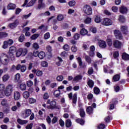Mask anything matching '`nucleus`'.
I'll return each mask as SVG.
<instances>
[{
  "label": "nucleus",
  "instance_id": "7ed1b4c3",
  "mask_svg": "<svg viewBox=\"0 0 129 129\" xmlns=\"http://www.w3.org/2000/svg\"><path fill=\"white\" fill-rule=\"evenodd\" d=\"M31 114L32 110L30 109H26L21 112V116L23 118H27V117H29Z\"/></svg>",
  "mask_w": 129,
  "mask_h": 129
},
{
  "label": "nucleus",
  "instance_id": "cd10ccee",
  "mask_svg": "<svg viewBox=\"0 0 129 129\" xmlns=\"http://www.w3.org/2000/svg\"><path fill=\"white\" fill-rule=\"evenodd\" d=\"M36 2H37V0H31L26 7H33L36 4Z\"/></svg>",
  "mask_w": 129,
  "mask_h": 129
},
{
  "label": "nucleus",
  "instance_id": "0e129e2a",
  "mask_svg": "<svg viewBox=\"0 0 129 129\" xmlns=\"http://www.w3.org/2000/svg\"><path fill=\"white\" fill-rule=\"evenodd\" d=\"M26 87L27 86L25 84H21L20 85V89H21V90H26Z\"/></svg>",
  "mask_w": 129,
  "mask_h": 129
},
{
  "label": "nucleus",
  "instance_id": "f8f14e48",
  "mask_svg": "<svg viewBox=\"0 0 129 129\" xmlns=\"http://www.w3.org/2000/svg\"><path fill=\"white\" fill-rule=\"evenodd\" d=\"M113 45L115 48H120L121 47V42L118 40H115L113 41Z\"/></svg>",
  "mask_w": 129,
  "mask_h": 129
},
{
  "label": "nucleus",
  "instance_id": "dca6fc26",
  "mask_svg": "<svg viewBox=\"0 0 129 129\" xmlns=\"http://www.w3.org/2000/svg\"><path fill=\"white\" fill-rule=\"evenodd\" d=\"M87 84L90 88H92L94 86V82L92 80L89 79L88 80Z\"/></svg>",
  "mask_w": 129,
  "mask_h": 129
},
{
  "label": "nucleus",
  "instance_id": "412c9836",
  "mask_svg": "<svg viewBox=\"0 0 129 129\" xmlns=\"http://www.w3.org/2000/svg\"><path fill=\"white\" fill-rule=\"evenodd\" d=\"M1 104L3 106H8L9 105V103L8 102V100L6 99H3L1 101Z\"/></svg>",
  "mask_w": 129,
  "mask_h": 129
},
{
  "label": "nucleus",
  "instance_id": "e2e57ef3",
  "mask_svg": "<svg viewBox=\"0 0 129 129\" xmlns=\"http://www.w3.org/2000/svg\"><path fill=\"white\" fill-rule=\"evenodd\" d=\"M8 47H9V43H8V41H4L3 48L4 49H7Z\"/></svg>",
  "mask_w": 129,
  "mask_h": 129
},
{
  "label": "nucleus",
  "instance_id": "5701e85b",
  "mask_svg": "<svg viewBox=\"0 0 129 129\" xmlns=\"http://www.w3.org/2000/svg\"><path fill=\"white\" fill-rule=\"evenodd\" d=\"M122 58L123 60H125V61H127L129 60V55L125 53H123L122 54Z\"/></svg>",
  "mask_w": 129,
  "mask_h": 129
},
{
  "label": "nucleus",
  "instance_id": "9d476101",
  "mask_svg": "<svg viewBox=\"0 0 129 129\" xmlns=\"http://www.w3.org/2000/svg\"><path fill=\"white\" fill-rule=\"evenodd\" d=\"M20 69H21V72H25L27 68L26 67V66H21V64H18L16 67V70H20Z\"/></svg>",
  "mask_w": 129,
  "mask_h": 129
},
{
  "label": "nucleus",
  "instance_id": "9b49d317",
  "mask_svg": "<svg viewBox=\"0 0 129 129\" xmlns=\"http://www.w3.org/2000/svg\"><path fill=\"white\" fill-rule=\"evenodd\" d=\"M114 35L115 37H116L117 39V38L121 40V39H122V36H121V33H120V31L119 30H115L114 31Z\"/></svg>",
  "mask_w": 129,
  "mask_h": 129
},
{
  "label": "nucleus",
  "instance_id": "f704fd0d",
  "mask_svg": "<svg viewBox=\"0 0 129 129\" xmlns=\"http://www.w3.org/2000/svg\"><path fill=\"white\" fill-rule=\"evenodd\" d=\"M81 79H82V76L77 75L74 78V81H79V80H81Z\"/></svg>",
  "mask_w": 129,
  "mask_h": 129
},
{
  "label": "nucleus",
  "instance_id": "4be33fe9",
  "mask_svg": "<svg viewBox=\"0 0 129 129\" xmlns=\"http://www.w3.org/2000/svg\"><path fill=\"white\" fill-rule=\"evenodd\" d=\"M46 56V54H45V52L44 51H40L38 53V57L40 59H44Z\"/></svg>",
  "mask_w": 129,
  "mask_h": 129
},
{
  "label": "nucleus",
  "instance_id": "c85d7f7f",
  "mask_svg": "<svg viewBox=\"0 0 129 129\" xmlns=\"http://www.w3.org/2000/svg\"><path fill=\"white\" fill-rule=\"evenodd\" d=\"M16 5L14 4H10L8 7V10H15L16 9Z\"/></svg>",
  "mask_w": 129,
  "mask_h": 129
},
{
  "label": "nucleus",
  "instance_id": "680f3d73",
  "mask_svg": "<svg viewBox=\"0 0 129 129\" xmlns=\"http://www.w3.org/2000/svg\"><path fill=\"white\" fill-rule=\"evenodd\" d=\"M107 43L109 47H111V46H112V41L111 39L108 38L107 39Z\"/></svg>",
  "mask_w": 129,
  "mask_h": 129
},
{
  "label": "nucleus",
  "instance_id": "1a4fd4ad",
  "mask_svg": "<svg viewBox=\"0 0 129 129\" xmlns=\"http://www.w3.org/2000/svg\"><path fill=\"white\" fill-rule=\"evenodd\" d=\"M121 32L124 35H127L128 33V31L127 30V26H121L120 27Z\"/></svg>",
  "mask_w": 129,
  "mask_h": 129
},
{
  "label": "nucleus",
  "instance_id": "6ab92c4d",
  "mask_svg": "<svg viewBox=\"0 0 129 129\" xmlns=\"http://www.w3.org/2000/svg\"><path fill=\"white\" fill-rule=\"evenodd\" d=\"M86 111L88 114H92L93 113V108L91 106H89L87 108Z\"/></svg>",
  "mask_w": 129,
  "mask_h": 129
},
{
  "label": "nucleus",
  "instance_id": "a18cd8bd",
  "mask_svg": "<svg viewBox=\"0 0 129 129\" xmlns=\"http://www.w3.org/2000/svg\"><path fill=\"white\" fill-rule=\"evenodd\" d=\"M63 79H64V77H63V76H62V75L58 76L56 77L57 81H58L59 82L61 81H62Z\"/></svg>",
  "mask_w": 129,
  "mask_h": 129
},
{
  "label": "nucleus",
  "instance_id": "58836bf2",
  "mask_svg": "<svg viewBox=\"0 0 129 129\" xmlns=\"http://www.w3.org/2000/svg\"><path fill=\"white\" fill-rule=\"evenodd\" d=\"M76 121L78 122V123H80L81 125H83L84 124V120L82 119L78 118L76 120Z\"/></svg>",
  "mask_w": 129,
  "mask_h": 129
},
{
  "label": "nucleus",
  "instance_id": "09e8293b",
  "mask_svg": "<svg viewBox=\"0 0 129 129\" xmlns=\"http://www.w3.org/2000/svg\"><path fill=\"white\" fill-rule=\"evenodd\" d=\"M39 36H40L39 34H34L31 37V40H36Z\"/></svg>",
  "mask_w": 129,
  "mask_h": 129
},
{
  "label": "nucleus",
  "instance_id": "c756f323",
  "mask_svg": "<svg viewBox=\"0 0 129 129\" xmlns=\"http://www.w3.org/2000/svg\"><path fill=\"white\" fill-rule=\"evenodd\" d=\"M72 125V122H71V120L68 119L66 120V126L67 127H70Z\"/></svg>",
  "mask_w": 129,
  "mask_h": 129
},
{
  "label": "nucleus",
  "instance_id": "39448f33",
  "mask_svg": "<svg viewBox=\"0 0 129 129\" xmlns=\"http://www.w3.org/2000/svg\"><path fill=\"white\" fill-rule=\"evenodd\" d=\"M47 104L49 105L47 106L48 109H54L57 105V103L54 100L51 101V100L48 99L47 101Z\"/></svg>",
  "mask_w": 129,
  "mask_h": 129
},
{
  "label": "nucleus",
  "instance_id": "f3484780",
  "mask_svg": "<svg viewBox=\"0 0 129 129\" xmlns=\"http://www.w3.org/2000/svg\"><path fill=\"white\" fill-rule=\"evenodd\" d=\"M16 51H17V48L15 46H11L10 47L9 49V52L8 53H12V54H15L16 53Z\"/></svg>",
  "mask_w": 129,
  "mask_h": 129
},
{
  "label": "nucleus",
  "instance_id": "4468645a",
  "mask_svg": "<svg viewBox=\"0 0 129 129\" xmlns=\"http://www.w3.org/2000/svg\"><path fill=\"white\" fill-rule=\"evenodd\" d=\"M21 53L22 56H26L28 53V49L27 48H19Z\"/></svg>",
  "mask_w": 129,
  "mask_h": 129
},
{
  "label": "nucleus",
  "instance_id": "72a5a7b5",
  "mask_svg": "<svg viewBox=\"0 0 129 129\" xmlns=\"http://www.w3.org/2000/svg\"><path fill=\"white\" fill-rule=\"evenodd\" d=\"M6 86L5 84H0V93L1 92L3 93L4 91H5V90L6 89Z\"/></svg>",
  "mask_w": 129,
  "mask_h": 129
},
{
  "label": "nucleus",
  "instance_id": "864d4df0",
  "mask_svg": "<svg viewBox=\"0 0 129 129\" xmlns=\"http://www.w3.org/2000/svg\"><path fill=\"white\" fill-rule=\"evenodd\" d=\"M93 68L92 67L89 68L88 71V74L91 75V74H93Z\"/></svg>",
  "mask_w": 129,
  "mask_h": 129
},
{
  "label": "nucleus",
  "instance_id": "0eeeda50",
  "mask_svg": "<svg viewBox=\"0 0 129 129\" xmlns=\"http://www.w3.org/2000/svg\"><path fill=\"white\" fill-rule=\"evenodd\" d=\"M19 24V20H16L15 21V22L13 23H10L8 27L10 28V29H15V28L17 27V26H18Z\"/></svg>",
  "mask_w": 129,
  "mask_h": 129
},
{
  "label": "nucleus",
  "instance_id": "393cba45",
  "mask_svg": "<svg viewBox=\"0 0 129 129\" xmlns=\"http://www.w3.org/2000/svg\"><path fill=\"white\" fill-rule=\"evenodd\" d=\"M120 78V76L118 74H117L116 75H114L113 77V81L114 82H116V81H119Z\"/></svg>",
  "mask_w": 129,
  "mask_h": 129
},
{
  "label": "nucleus",
  "instance_id": "79ce46f5",
  "mask_svg": "<svg viewBox=\"0 0 129 129\" xmlns=\"http://www.w3.org/2000/svg\"><path fill=\"white\" fill-rule=\"evenodd\" d=\"M119 21L121 23H124L125 22V18H124L123 16L120 15L119 16Z\"/></svg>",
  "mask_w": 129,
  "mask_h": 129
},
{
  "label": "nucleus",
  "instance_id": "c03bdc74",
  "mask_svg": "<svg viewBox=\"0 0 129 129\" xmlns=\"http://www.w3.org/2000/svg\"><path fill=\"white\" fill-rule=\"evenodd\" d=\"M113 56L114 59H117L119 56V53H118V51H114L113 53Z\"/></svg>",
  "mask_w": 129,
  "mask_h": 129
},
{
  "label": "nucleus",
  "instance_id": "bf43d9fd",
  "mask_svg": "<svg viewBox=\"0 0 129 129\" xmlns=\"http://www.w3.org/2000/svg\"><path fill=\"white\" fill-rule=\"evenodd\" d=\"M85 24H90L91 23V18L88 17L87 19L84 21Z\"/></svg>",
  "mask_w": 129,
  "mask_h": 129
},
{
  "label": "nucleus",
  "instance_id": "423d86ee",
  "mask_svg": "<svg viewBox=\"0 0 129 129\" xmlns=\"http://www.w3.org/2000/svg\"><path fill=\"white\" fill-rule=\"evenodd\" d=\"M102 23L104 26H110L112 25V21L109 19V18H104Z\"/></svg>",
  "mask_w": 129,
  "mask_h": 129
},
{
  "label": "nucleus",
  "instance_id": "7c9ffc66",
  "mask_svg": "<svg viewBox=\"0 0 129 129\" xmlns=\"http://www.w3.org/2000/svg\"><path fill=\"white\" fill-rule=\"evenodd\" d=\"M77 60L78 61V62L79 63V66H80L82 68H84V67H83V62H82V59H81V57H79L77 58Z\"/></svg>",
  "mask_w": 129,
  "mask_h": 129
},
{
  "label": "nucleus",
  "instance_id": "e433bc0d",
  "mask_svg": "<svg viewBox=\"0 0 129 129\" xmlns=\"http://www.w3.org/2000/svg\"><path fill=\"white\" fill-rule=\"evenodd\" d=\"M23 97L25 99L30 97V93L28 91H25L23 94Z\"/></svg>",
  "mask_w": 129,
  "mask_h": 129
},
{
  "label": "nucleus",
  "instance_id": "49530a36",
  "mask_svg": "<svg viewBox=\"0 0 129 129\" xmlns=\"http://www.w3.org/2000/svg\"><path fill=\"white\" fill-rule=\"evenodd\" d=\"M32 47L33 49H35V50H38V49L40 48V47L39 46V44L36 42L33 44Z\"/></svg>",
  "mask_w": 129,
  "mask_h": 129
},
{
  "label": "nucleus",
  "instance_id": "5fc2aeb1",
  "mask_svg": "<svg viewBox=\"0 0 129 129\" xmlns=\"http://www.w3.org/2000/svg\"><path fill=\"white\" fill-rule=\"evenodd\" d=\"M59 125H60L61 127H64V126L65 125V122H64L63 120H62V119H59Z\"/></svg>",
  "mask_w": 129,
  "mask_h": 129
},
{
  "label": "nucleus",
  "instance_id": "a211bd4d",
  "mask_svg": "<svg viewBox=\"0 0 129 129\" xmlns=\"http://www.w3.org/2000/svg\"><path fill=\"white\" fill-rule=\"evenodd\" d=\"M20 97H21V94H20V92H14V99H15L16 100H18L20 99Z\"/></svg>",
  "mask_w": 129,
  "mask_h": 129
},
{
  "label": "nucleus",
  "instance_id": "de8ad7c7",
  "mask_svg": "<svg viewBox=\"0 0 129 129\" xmlns=\"http://www.w3.org/2000/svg\"><path fill=\"white\" fill-rule=\"evenodd\" d=\"M90 31L92 32L93 34H96V33H97V29H96L95 27H91Z\"/></svg>",
  "mask_w": 129,
  "mask_h": 129
},
{
  "label": "nucleus",
  "instance_id": "603ef678",
  "mask_svg": "<svg viewBox=\"0 0 129 129\" xmlns=\"http://www.w3.org/2000/svg\"><path fill=\"white\" fill-rule=\"evenodd\" d=\"M76 4V2H75V1L73 0L69 3V6H70V7H74Z\"/></svg>",
  "mask_w": 129,
  "mask_h": 129
},
{
  "label": "nucleus",
  "instance_id": "774afa93",
  "mask_svg": "<svg viewBox=\"0 0 129 129\" xmlns=\"http://www.w3.org/2000/svg\"><path fill=\"white\" fill-rule=\"evenodd\" d=\"M105 128V125L104 124H100L98 126V129H104Z\"/></svg>",
  "mask_w": 129,
  "mask_h": 129
},
{
  "label": "nucleus",
  "instance_id": "2f4dec72",
  "mask_svg": "<svg viewBox=\"0 0 129 129\" xmlns=\"http://www.w3.org/2000/svg\"><path fill=\"white\" fill-rule=\"evenodd\" d=\"M88 33V31H87V30L85 29V28L82 29L80 31V34L83 36L86 35Z\"/></svg>",
  "mask_w": 129,
  "mask_h": 129
},
{
  "label": "nucleus",
  "instance_id": "473e14b6",
  "mask_svg": "<svg viewBox=\"0 0 129 129\" xmlns=\"http://www.w3.org/2000/svg\"><path fill=\"white\" fill-rule=\"evenodd\" d=\"M53 94L54 96H55L56 97H58L60 96V94H61V91H60V90H57L54 91Z\"/></svg>",
  "mask_w": 129,
  "mask_h": 129
},
{
  "label": "nucleus",
  "instance_id": "aec40b11",
  "mask_svg": "<svg viewBox=\"0 0 129 129\" xmlns=\"http://www.w3.org/2000/svg\"><path fill=\"white\" fill-rule=\"evenodd\" d=\"M8 58H9V60H11V61H15L16 58L15 57V53H8Z\"/></svg>",
  "mask_w": 129,
  "mask_h": 129
},
{
  "label": "nucleus",
  "instance_id": "ddd939ff",
  "mask_svg": "<svg viewBox=\"0 0 129 129\" xmlns=\"http://www.w3.org/2000/svg\"><path fill=\"white\" fill-rule=\"evenodd\" d=\"M99 46L101 48H106V43L103 40H99L98 42Z\"/></svg>",
  "mask_w": 129,
  "mask_h": 129
},
{
  "label": "nucleus",
  "instance_id": "052dcab7",
  "mask_svg": "<svg viewBox=\"0 0 129 129\" xmlns=\"http://www.w3.org/2000/svg\"><path fill=\"white\" fill-rule=\"evenodd\" d=\"M43 75V72L42 71H37L36 72V76L38 77H41Z\"/></svg>",
  "mask_w": 129,
  "mask_h": 129
},
{
  "label": "nucleus",
  "instance_id": "2eb2a0df",
  "mask_svg": "<svg viewBox=\"0 0 129 129\" xmlns=\"http://www.w3.org/2000/svg\"><path fill=\"white\" fill-rule=\"evenodd\" d=\"M76 102H77V94L75 93L73 95V105L74 106H75Z\"/></svg>",
  "mask_w": 129,
  "mask_h": 129
},
{
  "label": "nucleus",
  "instance_id": "c9c22d12",
  "mask_svg": "<svg viewBox=\"0 0 129 129\" xmlns=\"http://www.w3.org/2000/svg\"><path fill=\"white\" fill-rule=\"evenodd\" d=\"M8 33L7 32H0V39H2V38H6V37H8Z\"/></svg>",
  "mask_w": 129,
  "mask_h": 129
},
{
  "label": "nucleus",
  "instance_id": "b1692460",
  "mask_svg": "<svg viewBox=\"0 0 129 129\" xmlns=\"http://www.w3.org/2000/svg\"><path fill=\"white\" fill-rule=\"evenodd\" d=\"M9 79H10V75H9L8 74L4 75L2 77V80L4 82L8 81Z\"/></svg>",
  "mask_w": 129,
  "mask_h": 129
},
{
  "label": "nucleus",
  "instance_id": "8fccbe9b",
  "mask_svg": "<svg viewBox=\"0 0 129 129\" xmlns=\"http://www.w3.org/2000/svg\"><path fill=\"white\" fill-rule=\"evenodd\" d=\"M94 92L95 94H99V93L100 92V90L97 87H95L94 88Z\"/></svg>",
  "mask_w": 129,
  "mask_h": 129
},
{
  "label": "nucleus",
  "instance_id": "4c0bfd02",
  "mask_svg": "<svg viewBox=\"0 0 129 129\" xmlns=\"http://www.w3.org/2000/svg\"><path fill=\"white\" fill-rule=\"evenodd\" d=\"M37 101V100L34 98H29V102L30 104H33Z\"/></svg>",
  "mask_w": 129,
  "mask_h": 129
},
{
  "label": "nucleus",
  "instance_id": "3c124183",
  "mask_svg": "<svg viewBox=\"0 0 129 129\" xmlns=\"http://www.w3.org/2000/svg\"><path fill=\"white\" fill-rule=\"evenodd\" d=\"M95 22L96 23H100L101 22V19L99 16H96L95 18Z\"/></svg>",
  "mask_w": 129,
  "mask_h": 129
},
{
  "label": "nucleus",
  "instance_id": "20e7f679",
  "mask_svg": "<svg viewBox=\"0 0 129 129\" xmlns=\"http://www.w3.org/2000/svg\"><path fill=\"white\" fill-rule=\"evenodd\" d=\"M83 11L88 16H90V15H92V8L90 7V6L88 5H85L83 7Z\"/></svg>",
  "mask_w": 129,
  "mask_h": 129
},
{
  "label": "nucleus",
  "instance_id": "69168bd1",
  "mask_svg": "<svg viewBox=\"0 0 129 129\" xmlns=\"http://www.w3.org/2000/svg\"><path fill=\"white\" fill-rule=\"evenodd\" d=\"M50 38V33L47 32L44 34V39L45 40H48Z\"/></svg>",
  "mask_w": 129,
  "mask_h": 129
},
{
  "label": "nucleus",
  "instance_id": "6e6552de",
  "mask_svg": "<svg viewBox=\"0 0 129 129\" xmlns=\"http://www.w3.org/2000/svg\"><path fill=\"white\" fill-rule=\"evenodd\" d=\"M119 12L121 14H126L127 13V8L124 6H122L119 8Z\"/></svg>",
  "mask_w": 129,
  "mask_h": 129
},
{
  "label": "nucleus",
  "instance_id": "f257e3e1",
  "mask_svg": "<svg viewBox=\"0 0 129 129\" xmlns=\"http://www.w3.org/2000/svg\"><path fill=\"white\" fill-rule=\"evenodd\" d=\"M13 92V86L12 85H9L6 89L4 90L3 93H0V98H3L6 96H10Z\"/></svg>",
  "mask_w": 129,
  "mask_h": 129
},
{
  "label": "nucleus",
  "instance_id": "6e6d98bb",
  "mask_svg": "<svg viewBox=\"0 0 129 129\" xmlns=\"http://www.w3.org/2000/svg\"><path fill=\"white\" fill-rule=\"evenodd\" d=\"M42 67L46 68L48 67V62L47 61H43L41 63Z\"/></svg>",
  "mask_w": 129,
  "mask_h": 129
},
{
  "label": "nucleus",
  "instance_id": "bb28decb",
  "mask_svg": "<svg viewBox=\"0 0 129 129\" xmlns=\"http://www.w3.org/2000/svg\"><path fill=\"white\" fill-rule=\"evenodd\" d=\"M80 115L81 117H84L85 116V111H84V109L83 108H80Z\"/></svg>",
  "mask_w": 129,
  "mask_h": 129
},
{
  "label": "nucleus",
  "instance_id": "4d7b16f0",
  "mask_svg": "<svg viewBox=\"0 0 129 129\" xmlns=\"http://www.w3.org/2000/svg\"><path fill=\"white\" fill-rule=\"evenodd\" d=\"M63 49H64L65 51H67L68 52V51L70 50V47H69V45L68 44H65L63 46Z\"/></svg>",
  "mask_w": 129,
  "mask_h": 129
},
{
  "label": "nucleus",
  "instance_id": "ea45409f",
  "mask_svg": "<svg viewBox=\"0 0 129 129\" xmlns=\"http://www.w3.org/2000/svg\"><path fill=\"white\" fill-rule=\"evenodd\" d=\"M85 59L86 61V62H87V63H88L89 64H90V63H91V58L88 56V55H85Z\"/></svg>",
  "mask_w": 129,
  "mask_h": 129
},
{
  "label": "nucleus",
  "instance_id": "37998d69",
  "mask_svg": "<svg viewBox=\"0 0 129 129\" xmlns=\"http://www.w3.org/2000/svg\"><path fill=\"white\" fill-rule=\"evenodd\" d=\"M18 40L21 43H23V42L25 41V35L24 34H21Z\"/></svg>",
  "mask_w": 129,
  "mask_h": 129
},
{
  "label": "nucleus",
  "instance_id": "13d9d810",
  "mask_svg": "<svg viewBox=\"0 0 129 129\" xmlns=\"http://www.w3.org/2000/svg\"><path fill=\"white\" fill-rule=\"evenodd\" d=\"M33 84H34V83H33V81L31 80L27 82V85L28 86V87H31V86H33Z\"/></svg>",
  "mask_w": 129,
  "mask_h": 129
},
{
  "label": "nucleus",
  "instance_id": "a19ab883",
  "mask_svg": "<svg viewBox=\"0 0 129 129\" xmlns=\"http://www.w3.org/2000/svg\"><path fill=\"white\" fill-rule=\"evenodd\" d=\"M57 21H63L64 20V16L62 14H59L57 17Z\"/></svg>",
  "mask_w": 129,
  "mask_h": 129
},
{
  "label": "nucleus",
  "instance_id": "f03ea898",
  "mask_svg": "<svg viewBox=\"0 0 129 129\" xmlns=\"http://www.w3.org/2000/svg\"><path fill=\"white\" fill-rule=\"evenodd\" d=\"M0 61L3 65H8L9 64V62H10L9 56L5 53L2 54L0 57Z\"/></svg>",
  "mask_w": 129,
  "mask_h": 129
},
{
  "label": "nucleus",
  "instance_id": "a878e982",
  "mask_svg": "<svg viewBox=\"0 0 129 129\" xmlns=\"http://www.w3.org/2000/svg\"><path fill=\"white\" fill-rule=\"evenodd\" d=\"M17 122L20 124H26V123H28V120H22L20 118L17 119Z\"/></svg>",
  "mask_w": 129,
  "mask_h": 129
},
{
  "label": "nucleus",
  "instance_id": "338daca9",
  "mask_svg": "<svg viewBox=\"0 0 129 129\" xmlns=\"http://www.w3.org/2000/svg\"><path fill=\"white\" fill-rule=\"evenodd\" d=\"M87 98L88 100H91L93 98V95L91 93L87 95Z\"/></svg>",
  "mask_w": 129,
  "mask_h": 129
}]
</instances>
